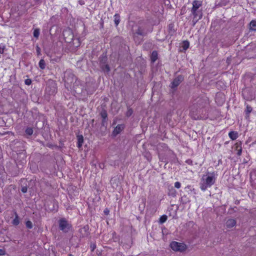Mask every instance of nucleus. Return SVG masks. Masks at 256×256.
<instances>
[{
  "label": "nucleus",
  "instance_id": "nucleus-1",
  "mask_svg": "<svg viewBox=\"0 0 256 256\" xmlns=\"http://www.w3.org/2000/svg\"><path fill=\"white\" fill-rule=\"evenodd\" d=\"M218 174L214 171L206 172L201 176L200 182V188L202 191H206L208 188L214 185L217 178Z\"/></svg>",
  "mask_w": 256,
  "mask_h": 256
},
{
  "label": "nucleus",
  "instance_id": "nucleus-2",
  "mask_svg": "<svg viewBox=\"0 0 256 256\" xmlns=\"http://www.w3.org/2000/svg\"><path fill=\"white\" fill-rule=\"evenodd\" d=\"M170 246L175 252H184L187 249V246L184 244L175 241L170 243Z\"/></svg>",
  "mask_w": 256,
  "mask_h": 256
},
{
  "label": "nucleus",
  "instance_id": "nucleus-3",
  "mask_svg": "<svg viewBox=\"0 0 256 256\" xmlns=\"http://www.w3.org/2000/svg\"><path fill=\"white\" fill-rule=\"evenodd\" d=\"M60 229L65 232H68L71 228V225L64 219H62L59 222Z\"/></svg>",
  "mask_w": 256,
  "mask_h": 256
},
{
  "label": "nucleus",
  "instance_id": "nucleus-4",
  "mask_svg": "<svg viewBox=\"0 0 256 256\" xmlns=\"http://www.w3.org/2000/svg\"><path fill=\"white\" fill-rule=\"evenodd\" d=\"M202 2L200 0H194L192 2V13L194 18L197 16L196 11L201 6Z\"/></svg>",
  "mask_w": 256,
  "mask_h": 256
},
{
  "label": "nucleus",
  "instance_id": "nucleus-5",
  "mask_svg": "<svg viewBox=\"0 0 256 256\" xmlns=\"http://www.w3.org/2000/svg\"><path fill=\"white\" fill-rule=\"evenodd\" d=\"M182 76H178L176 78L172 83V87L174 88L177 86L182 80Z\"/></svg>",
  "mask_w": 256,
  "mask_h": 256
},
{
  "label": "nucleus",
  "instance_id": "nucleus-6",
  "mask_svg": "<svg viewBox=\"0 0 256 256\" xmlns=\"http://www.w3.org/2000/svg\"><path fill=\"white\" fill-rule=\"evenodd\" d=\"M124 129V126L122 124L118 125L113 131V134L116 136L120 132Z\"/></svg>",
  "mask_w": 256,
  "mask_h": 256
},
{
  "label": "nucleus",
  "instance_id": "nucleus-7",
  "mask_svg": "<svg viewBox=\"0 0 256 256\" xmlns=\"http://www.w3.org/2000/svg\"><path fill=\"white\" fill-rule=\"evenodd\" d=\"M236 224V220L234 219H229L226 222V225L228 228H232Z\"/></svg>",
  "mask_w": 256,
  "mask_h": 256
},
{
  "label": "nucleus",
  "instance_id": "nucleus-8",
  "mask_svg": "<svg viewBox=\"0 0 256 256\" xmlns=\"http://www.w3.org/2000/svg\"><path fill=\"white\" fill-rule=\"evenodd\" d=\"M228 136L232 140H234L238 138V133L235 132H230L228 134Z\"/></svg>",
  "mask_w": 256,
  "mask_h": 256
},
{
  "label": "nucleus",
  "instance_id": "nucleus-9",
  "mask_svg": "<svg viewBox=\"0 0 256 256\" xmlns=\"http://www.w3.org/2000/svg\"><path fill=\"white\" fill-rule=\"evenodd\" d=\"M235 150L236 152V154L238 156H240L242 152V148L241 146L238 144H236V149Z\"/></svg>",
  "mask_w": 256,
  "mask_h": 256
},
{
  "label": "nucleus",
  "instance_id": "nucleus-10",
  "mask_svg": "<svg viewBox=\"0 0 256 256\" xmlns=\"http://www.w3.org/2000/svg\"><path fill=\"white\" fill-rule=\"evenodd\" d=\"M250 29L252 30L256 31V21L252 20L250 24Z\"/></svg>",
  "mask_w": 256,
  "mask_h": 256
},
{
  "label": "nucleus",
  "instance_id": "nucleus-11",
  "mask_svg": "<svg viewBox=\"0 0 256 256\" xmlns=\"http://www.w3.org/2000/svg\"><path fill=\"white\" fill-rule=\"evenodd\" d=\"M78 146L80 148L84 142L83 136H78Z\"/></svg>",
  "mask_w": 256,
  "mask_h": 256
},
{
  "label": "nucleus",
  "instance_id": "nucleus-12",
  "mask_svg": "<svg viewBox=\"0 0 256 256\" xmlns=\"http://www.w3.org/2000/svg\"><path fill=\"white\" fill-rule=\"evenodd\" d=\"M114 22L116 26H118L120 22V16L118 14H116L114 16Z\"/></svg>",
  "mask_w": 256,
  "mask_h": 256
},
{
  "label": "nucleus",
  "instance_id": "nucleus-13",
  "mask_svg": "<svg viewBox=\"0 0 256 256\" xmlns=\"http://www.w3.org/2000/svg\"><path fill=\"white\" fill-rule=\"evenodd\" d=\"M157 57H158V54L156 52H153L152 54V56H151V60H152V61L154 62L157 59Z\"/></svg>",
  "mask_w": 256,
  "mask_h": 256
},
{
  "label": "nucleus",
  "instance_id": "nucleus-14",
  "mask_svg": "<svg viewBox=\"0 0 256 256\" xmlns=\"http://www.w3.org/2000/svg\"><path fill=\"white\" fill-rule=\"evenodd\" d=\"M38 64L41 69L44 70L45 68L46 64L44 60L43 59H42L40 60Z\"/></svg>",
  "mask_w": 256,
  "mask_h": 256
},
{
  "label": "nucleus",
  "instance_id": "nucleus-15",
  "mask_svg": "<svg viewBox=\"0 0 256 256\" xmlns=\"http://www.w3.org/2000/svg\"><path fill=\"white\" fill-rule=\"evenodd\" d=\"M189 42L188 41H184L182 43V47L184 50H187L189 47Z\"/></svg>",
  "mask_w": 256,
  "mask_h": 256
},
{
  "label": "nucleus",
  "instance_id": "nucleus-16",
  "mask_svg": "<svg viewBox=\"0 0 256 256\" xmlns=\"http://www.w3.org/2000/svg\"><path fill=\"white\" fill-rule=\"evenodd\" d=\"M19 222H19L18 216L16 214L15 218L12 220V224L14 225L17 226L19 224Z\"/></svg>",
  "mask_w": 256,
  "mask_h": 256
},
{
  "label": "nucleus",
  "instance_id": "nucleus-17",
  "mask_svg": "<svg viewBox=\"0 0 256 256\" xmlns=\"http://www.w3.org/2000/svg\"><path fill=\"white\" fill-rule=\"evenodd\" d=\"M26 133L27 134L30 136L33 133V130L32 128H27L26 130Z\"/></svg>",
  "mask_w": 256,
  "mask_h": 256
},
{
  "label": "nucleus",
  "instance_id": "nucleus-18",
  "mask_svg": "<svg viewBox=\"0 0 256 256\" xmlns=\"http://www.w3.org/2000/svg\"><path fill=\"white\" fill-rule=\"evenodd\" d=\"M167 220V216L165 215L162 216L160 217V223L162 224L164 222Z\"/></svg>",
  "mask_w": 256,
  "mask_h": 256
},
{
  "label": "nucleus",
  "instance_id": "nucleus-19",
  "mask_svg": "<svg viewBox=\"0 0 256 256\" xmlns=\"http://www.w3.org/2000/svg\"><path fill=\"white\" fill-rule=\"evenodd\" d=\"M40 35V30L38 29H36L34 32V36L36 38L38 37Z\"/></svg>",
  "mask_w": 256,
  "mask_h": 256
},
{
  "label": "nucleus",
  "instance_id": "nucleus-20",
  "mask_svg": "<svg viewBox=\"0 0 256 256\" xmlns=\"http://www.w3.org/2000/svg\"><path fill=\"white\" fill-rule=\"evenodd\" d=\"M4 49L5 46L2 44H0V54H3L4 52Z\"/></svg>",
  "mask_w": 256,
  "mask_h": 256
},
{
  "label": "nucleus",
  "instance_id": "nucleus-21",
  "mask_svg": "<svg viewBox=\"0 0 256 256\" xmlns=\"http://www.w3.org/2000/svg\"><path fill=\"white\" fill-rule=\"evenodd\" d=\"M250 178L252 179L253 178H254V179L256 180V170H253L250 173Z\"/></svg>",
  "mask_w": 256,
  "mask_h": 256
},
{
  "label": "nucleus",
  "instance_id": "nucleus-22",
  "mask_svg": "<svg viewBox=\"0 0 256 256\" xmlns=\"http://www.w3.org/2000/svg\"><path fill=\"white\" fill-rule=\"evenodd\" d=\"M26 226L28 228H32V224L30 221L28 220L26 222Z\"/></svg>",
  "mask_w": 256,
  "mask_h": 256
},
{
  "label": "nucleus",
  "instance_id": "nucleus-23",
  "mask_svg": "<svg viewBox=\"0 0 256 256\" xmlns=\"http://www.w3.org/2000/svg\"><path fill=\"white\" fill-rule=\"evenodd\" d=\"M252 111V108L251 106H247L246 108V114H248Z\"/></svg>",
  "mask_w": 256,
  "mask_h": 256
},
{
  "label": "nucleus",
  "instance_id": "nucleus-24",
  "mask_svg": "<svg viewBox=\"0 0 256 256\" xmlns=\"http://www.w3.org/2000/svg\"><path fill=\"white\" fill-rule=\"evenodd\" d=\"M174 186L177 188H179L181 186V184L180 182H176L174 183Z\"/></svg>",
  "mask_w": 256,
  "mask_h": 256
},
{
  "label": "nucleus",
  "instance_id": "nucleus-25",
  "mask_svg": "<svg viewBox=\"0 0 256 256\" xmlns=\"http://www.w3.org/2000/svg\"><path fill=\"white\" fill-rule=\"evenodd\" d=\"M190 116L194 119L196 120L198 118V116H196L194 115V114H193V112L192 111V110H191Z\"/></svg>",
  "mask_w": 256,
  "mask_h": 256
},
{
  "label": "nucleus",
  "instance_id": "nucleus-26",
  "mask_svg": "<svg viewBox=\"0 0 256 256\" xmlns=\"http://www.w3.org/2000/svg\"><path fill=\"white\" fill-rule=\"evenodd\" d=\"M132 113V110L131 109H128L127 112H126V116H130Z\"/></svg>",
  "mask_w": 256,
  "mask_h": 256
},
{
  "label": "nucleus",
  "instance_id": "nucleus-27",
  "mask_svg": "<svg viewBox=\"0 0 256 256\" xmlns=\"http://www.w3.org/2000/svg\"><path fill=\"white\" fill-rule=\"evenodd\" d=\"M96 247V244H92L90 245V248H91L92 251L94 250L95 249Z\"/></svg>",
  "mask_w": 256,
  "mask_h": 256
},
{
  "label": "nucleus",
  "instance_id": "nucleus-28",
  "mask_svg": "<svg viewBox=\"0 0 256 256\" xmlns=\"http://www.w3.org/2000/svg\"><path fill=\"white\" fill-rule=\"evenodd\" d=\"M5 254V251L3 250L0 249V255L4 256Z\"/></svg>",
  "mask_w": 256,
  "mask_h": 256
},
{
  "label": "nucleus",
  "instance_id": "nucleus-29",
  "mask_svg": "<svg viewBox=\"0 0 256 256\" xmlns=\"http://www.w3.org/2000/svg\"><path fill=\"white\" fill-rule=\"evenodd\" d=\"M68 32V33L70 34V40L72 39L73 35L72 34V32H71L70 30H68V32Z\"/></svg>",
  "mask_w": 256,
  "mask_h": 256
},
{
  "label": "nucleus",
  "instance_id": "nucleus-30",
  "mask_svg": "<svg viewBox=\"0 0 256 256\" xmlns=\"http://www.w3.org/2000/svg\"><path fill=\"white\" fill-rule=\"evenodd\" d=\"M22 191L24 192V193H25L27 191V188L26 187H23L22 189Z\"/></svg>",
  "mask_w": 256,
  "mask_h": 256
},
{
  "label": "nucleus",
  "instance_id": "nucleus-31",
  "mask_svg": "<svg viewBox=\"0 0 256 256\" xmlns=\"http://www.w3.org/2000/svg\"><path fill=\"white\" fill-rule=\"evenodd\" d=\"M104 212L106 214L108 215L109 213V210L108 209H106L104 210Z\"/></svg>",
  "mask_w": 256,
  "mask_h": 256
},
{
  "label": "nucleus",
  "instance_id": "nucleus-32",
  "mask_svg": "<svg viewBox=\"0 0 256 256\" xmlns=\"http://www.w3.org/2000/svg\"><path fill=\"white\" fill-rule=\"evenodd\" d=\"M36 52L38 54H40V48L38 46L36 48Z\"/></svg>",
  "mask_w": 256,
  "mask_h": 256
},
{
  "label": "nucleus",
  "instance_id": "nucleus-33",
  "mask_svg": "<svg viewBox=\"0 0 256 256\" xmlns=\"http://www.w3.org/2000/svg\"><path fill=\"white\" fill-rule=\"evenodd\" d=\"M30 80H26V84L28 85L30 84Z\"/></svg>",
  "mask_w": 256,
  "mask_h": 256
},
{
  "label": "nucleus",
  "instance_id": "nucleus-34",
  "mask_svg": "<svg viewBox=\"0 0 256 256\" xmlns=\"http://www.w3.org/2000/svg\"><path fill=\"white\" fill-rule=\"evenodd\" d=\"M136 33L138 34H140V35H142V32H140V30H138V32H136Z\"/></svg>",
  "mask_w": 256,
  "mask_h": 256
},
{
  "label": "nucleus",
  "instance_id": "nucleus-35",
  "mask_svg": "<svg viewBox=\"0 0 256 256\" xmlns=\"http://www.w3.org/2000/svg\"><path fill=\"white\" fill-rule=\"evenodd\" d=\"M102 116L104 118H105L106 117V114H102Z\"/></svg>",
  "mask_w": 256,
  "mask_h": 256
},
{
  "label": "nucleus",
  "instance_id": "nucleus-36",
  "mask_svg": "<svg viewBox=\"0 0 256 256\" xmlns=\"http://www.w3.org/2000/svg\"><path fill=\"white\" fill-rule=\"evenodd\" d=\"M106 68L107 71H109L110 70V69H109V68H108V66L106 65Z\"/></svg>",
  "mask_w": 256,
  "mask_h": 256
},
{
  "label": "nucleus",
  "instance_id": "nucleus-37",
  "mask_svg": "<svg viewBox=\"0 0 256 256\" xmlns=\"http://www.w3.org/2000/svg\"><path fill=\"white\" fill-rule=\"evenodd\" d=\"M68 256H73L72 254H69Z\"/></svg>",
  "mask_w": 256,
  "mask_h": 256
},
{
  "label": "nucleus",
  "instance_id": "nucleus-38",
  "mask_svg": "<svg viewBox=\"0 0 256 256\" xmlns=\"http://www.w3.org/2000/svg\"><path fill=\"white\" fill-rule=\"evenodd\" d=\"M255 143H256V142H255Z\"/></svg>",
  "mask_w": 256,
  "mask_h": 256
}]
</instances>
